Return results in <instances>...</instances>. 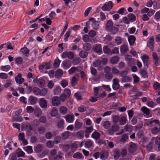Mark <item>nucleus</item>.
Instances as JSON below:
<instances>
[{"label":"nucleus","instance_id":"f257e3e1","mask_svg":"<svg viewBox=\"0 0 160 160\" xmlns=\"http://www.w3.org/2000/svg\"><path fill=\"white\" fill-rule=\"evenodd\" d=\"M86 24L87 27H89V25L91 24L92 27L94 29L98 30L99 28L101 23L100 21H96L94 18H90Z\"/></svg>","mask_w":160,"mask_h":160},{"label":"nucleus","instance_id":"f03ea898","mask_svg":"<svg viewBox=\"0 0 160 160\" xmlns=\"http://www.w3.org/2000/svg\"><path fill=\"white\" fill-rule=\"evenodd\" d=\"M120 128L119 126L117 124H115L112 126L111 127L108 129V131L109 134L111 135L114 134L115 132L118 131Z\"/></svg>","mask_w":160,"mask_h":160},{"label":"nucleus","instance_id":"7ed1b4c3","mask_svg":"<svg viewBox=\"0 0 160 160\" xmlns=\"http://www.w3.org/2000/svg\"><path fill=\"white\" fill-rule=\"evenodd\" d=\"M33 81L34 83H37L38 86L40 88L44 87L45 82L44 79L41 78H38L37 77L34 78Z\"/></svg>","mask_w":160,"mask_h":160},{"label":"nucleus","instance_id":"20e7f679","mask_svg":"<svg viewBox=\"0 0 160 160\" xmlns=\"http://www.w3.org/2000/svg\"><path fill=\"white\" fill-rule=\"evenodd\" d=\"M112 2L109 1L108 2V4L105 3L101 9L104 11H109L112 8Z\"/></svg>","mask_w":160,"mask_h":160},{"label":"nucleus","instance_id":"39448f33","mask_svg":"<svg viewBox=\"0 0 160 160\" xmlns=\"http://www.w3.org/2000/svg\"><path fill=\"white\" fill-rule=\"evenodd\" d=\"M128 145V150L130 153H133L136 151L137 149V146L135 143L131 142L129 143Z\"/></svg>","mask_w":160,"mask_h":160},{"label":"nucleus","instance_id":"423d86ee","mask_svg":"<svg viewBox=\"0 0 160 160\" xmlns=\"http://www.w3.org/2000/svg\"><path fill=\"white\" fill-rule=\"evenodd\" d=\"M22 75L21 73H19L16 76L15 79L16 83L18 84H22L25 81L24 79L22 78Z\"/></svg>","mask_w":160,"mask_h":160},{"label":"nucleus","instance_id":"0eeeda50","mask_svg":"<svg viewBox=\"0 0 160 160\" xmlns=\"http://www.w3.org/2000/svg\"><path fill=\"white\" fill-rule=\"evenodd\" d=\"M60 99L58 97L55 96L52 98V103L53 106H58L60 105Z\"/></svg>","mask_w":160,"mask_h":160},{"label":"nucleus","instance_id":"6e6552de","mask_svg":"<svg viewBox=\"0 0 160 160\" xmlns=\"http://www.w3.org/2000/svg\"><path fill=\"white\" fill-rule=\"evenodd\" d=\"M92 50L97 53L99 54L102 53L101 45L99 44L94 45L92 48Z\"/></svg>","mask_w":160,"mask_h":160},{"label":"nucleus","instance_id":"1a4fd4ad","mask_svg":"<svg viewBox=\"0 0 160 160\" xmlns=\"http://www.w3.org/2000/svg\"><path fill=\"white\" fill-rule=\"evenodd\" d=\"M39 103L40 107L42 108H46L48 106V102L47 101L43 98L40 99Z\"/></svg>","mask_w":160,"mask_h":160},{"label":"nucleus","instance_id":"9d476101","mask_svg":"<svg viewBox=\"0 0 160 160\" xmlns=\"http://www.w3.org/2000/svg\"><path fill=\"white\" fill-rule=\"evenodd\" d=\"M113 84L112 88L114 90H116L119 88V80L118 79L114 78L113 80Z\"/></svg>","mask_w":160,"mask_h":160},{"label":"nucleus","instance_id":"9b49d317","mask_svg":"<svg viewBox=\"0 0 160 160\" xmlns=\"http://www.w3.org/2000/svg\"><path fill=\"white\" fill-rule=\"evenodd\" d=\"M22 127L24 129L27 130L28 132H30L32 130L31 125L27 122H23L22 123Z\"/></svg>","mask_w":160,"mask_h":160},{"label":"nucleus","instance_id":"f8f14e48","mask_svg":"<svg viewBox=\"0 0 160 160\" xmlns=\"http://www.w3.org/2000/svg\"><path fill=\"white\" fill-rule=\"evenodd\" d=\"M113 27V22L112 20L109 19L108 20L105 26V28L108 31H110L111 30Z\"/></svg>","mask_w":160,"mask_h":160},{"label":"nucleus","instance_id":"ddd939ff","mask_svg":"<svg viewBox=\"0 0 160 160\" xmlns=\"http://www.w3.org/2000/svg\"><path fill=\"white\" fill-rule=\"evenodd\" d=\"M142 60L144 64V68H147L148 66V62L149 60V57L146 55H143L142 57Z\"/></svg>","mask_w":160,"mask_h":160},{"label":"nucleus","instance_id":"4468645a","mask_svg":"<svg viewBox=\"0 0 160 160\" xmlns=\"http://www.w3.org/2000/svg\"><path fill=\"white\" fill-rule=\"evenodd\" d=\"M64 117L65 119L67 122L69 123L72 122L74 120V116L73 115L68 114L65 116Z\"/></svg>","mask_w":160,"mask_h":160},{"label":"nucleus","instance_id":"2eb2a0df","mask_svg":"<svg viewBox=\"0 0 160 160\" xmlns=\"http://www.w3.org/2000/svg\"><path fill=\"white\" fill-rule=\"evenodd\" d=\"M62 153L60 151L58 152V154L54 157H49V160H59L61 159L62 158Z\"/></svg>","mask_w":160,"mask_h":160},{"label":"nucleus","instance_id":"dca6fc26","mask_svg":"<svg viewBox=\"0 0 160 160\" xmlns=\"http://www.w3.org/2000/svg\"><path fill=\"white\" fill-rule=\"evenodd\" d=\"M114 158L115 160L118 159L121 156V150L118 148L115 149L114 152Z\"/></svg>","mask_w":160,"mask_h":160},{"label":"nucleus","instance_id":"f3484780","mask_svg":"<svg viewBox=\"0 0 160 160\" xmlns=\"http://www.w3.org/2000/svg\"><path fill=\"white\" fill-rule=\"evenodd\" d=\"M154 44V38L153 37L150 38L149 40V42L148 44V46L151 49H153Z\"/></svg>","mask_w":160,"mask_h":160},{"label":"nucleus","instance_id":"a211bd4d","mask_svg":"<svg viewBox=\"0 0 160 160\" xmlns=\"http://www.w3.org/2000/svg\"><path fill=\"white\" fill-rule=\"evenodd\" d=\"M37 98L32 96H30L28 99V102L31 105H34L36 103Z\"/></svg>","mask_w":160,"mask_h":160},{"label":"nucleus","instance_id":"6ab92c4d","mask_svg":"<svg viewBox=\"0 0 160 160\" xmlns=\"http://www.w3.org/2000/svg\"><path fill=\"white\" fill-rule=\"evenodd\" d=\"M64 121L63 119H60L57 124V127L58 128L63 129L64 128Z\"/></svg>","mask_w":160,"mask_h":160},{"label":"nucleus","instance_id":"aec40b11","mask_svg":"<svg viewBox=\"0 0 160 160\" xmlns=\"http://www.w3.org/2000/svg\"><path fill=\"white\" fill-rule=\"evenodd\" d=\"M43 149V145L38 144L34 148V150L36 153H39L41 152Z\"/></svg>","mask_w":160,"mask_h":160},{"label":"nucleus","instance_id":"412c9836","mask_svg":"<svg viewBox=\"0 0 160 160\" xmlns=\"http://www.w3.org/2000/svg\"><path fill=\"white\" fill-rule=\"evenodd\" d=\"M62 65L64 68L65 69H67L70 67L71 62L69 60L64 61L62 62Z\"/></svg>","mask_w":160,"mask_h":160},{"label":"nucleus","instance_id":"4be33fe9","mask_svg":"<svg viewBox=\"0 0 160 160\" xmlns=\"http://www.w3.org/2000/svg\"><path fill=\"white\" fill-rule=\"evenodd\" d=\"M128 41L131 46L133 45L136 40V38L133 35L130 36L128 37Z\"/></svg>","mask_w":160,"mask_h":160},{"label":"nucleus","instance_id":"5701e85b","mask_svg":"<svg viewBox=\"0 0 160 160\" xmlns=\"http://www.w3.org/2000/svg\"><path fill=\"white\" fill-rule=\"evenodd\" d=\"M109 156V153L108 152L104 151L101 153L100 158L103 160H105Z\"/></svg>","mask_w":160,"mask_h":160},{"label":"nucleus","instance_id":"b1692460","mask_svg":"<svg viewBox=\"0 0 160 160\" xmlns=\"http://www.w3.org/2000/svg\"><path fill=\"white\" fill-rule=\"evenodd\" d=\"M127 117L125 116H122L119 119V124L120 125H123L126 123Z\"/></svg>","mask_w":160,"mask_h":160},{"label":"nucleus","instance_id":"393cba45","mask_svg":"<svg viewBox=\"0 0 160 160\" xmlns=\"http://www.w3.org/2000/svg\"><path fill=\"white\" fill-rule=\"evenodd\" d=\"M63 75V72L60 69H58L55 73V76L56 78H58L61 77Z\"/></svg>","mask_w":160,"mask_h":160},{"label":"nucleus","instance_id":"a878e982","mask_svg":"<svg viewBox=\"0 0 160 160\" xmlns=\"http://www.w3.org/2000/svg\"><path fill=\"white\" fill-rule=\"evenodd\" d=\"M59 111L61 114L65 115L67 113L68 109L66 107L62 106L59 108Z\"/></svg>","mask_w":160,"mask_h":160},{"label":"nucleus","instance_id":"bb28decb","mask_svg":"<svg viewBox=\"0 0 160 160\" xmlns=\"http://www.w3.org/2000/svg\"><path fill=\"white\" fill-rule=\"evenodd\" d=\"M128 51V46L126 45H122L120 48V51L122 53H126Z\"/></svg>","mask_w":160,"mask_h":160},{"label":"nucleus","instance_id":"cd10ccee","mask_svg":"<svg viewBox=\"0 0 160 160\" xmlns=\"http://www.w3.org/2000/svg\"><path fill=\"white\" fill-rule=\"evenodd\" d=\"M100 133L97 132L96 131L94 132L91 135V137L96 140L100 138Z\"/></svg>","mask_w":160,"mask_h":160},{"label":"nucleus","instance_id":"c85d7f7f","mask_svg":"<svg viewBox=\"0 0 160 160\" xmlns=\"http://www.w3.org/2000/svg\"><path fill=\"white\" fill-rule=\"evenodd\" d=\"M73 157L74 158L78 159H81L84 158V157L82 153L79 152H77L75 153L73 156Z\"/></svg>","mask_w":160,"mask_h":160},{"label":"nucleus","instance_id":"c756f323","mask_svg":"<svg viewBox=\"0 0 160 160\" xmlns=\"http://www.w3.org/2000/svg\"><path fill=\"white\" fill-rule=\"evenodd\" d=\"M34 111L35 116L37 117H39L42 115L41 110L39 108H35Z\"/></svg>","mask_w":160,"mask_h":160},{"label":"nucleus","instance_id":"7c9ffc66","mask_svg":"<svg viewBox=\"0 0 160 160\" xmlns=\"http://www.w3.org/2000/svg\"><path fill=\"white\" fill-rule=\"evenodd\" d=\"M82 125V123L81 122H79L77 120L75 123V128L77 130H78L81 128Z\"/></svg>","mask_w":160,"mask_h":160},{"label":"nucleus","instance_id":"2f4dec72","mask_svg":"<svg viewBox=\"0 0 160 160\" xmlns=\"http://www.w3.org/2000/svg\"><path fill=\"white\" fill-rule=\"evenodd\" d=\"M88 55V53L84 50L81 51L79 53V56L82 58H84L87 57Z\"/></svg>","mask_w":160,"mask_h":160},{"label":"nucleus","instance_id":"473e14b6","mask_svg":"<svg viewBox=\"0 0 160 160\" xmlns=\"http://www.w3.org/2000/svg\"><path fill=\"white\" fill-rule=\"evenodd\" d=\"M141 110L147 116H148L150 114V110L146 107L144 106L142 107Z\"/></svg>","mask_w":160,"mask_h":160},{"label":"nucleus","instance_id":"72a5a7b5","mask_svg":"<svg viewBox=\"0 0 160 160\" xmlns=\"http://www.w3.org/2000/svg\"><path fill=\"white\" fill-rule=\"evenodd\" d=\"M152 56L153 58V60L155 61V65L156 66L158 65L159 59L157 53L156 52H153L152 54Z\"/></svg>","mask_w":160,"mask_h":160},{"label":"nucleus","instance_id":"f704fd0d","mask_svg":"<svg viewBox=\"0 0 160 160\" xmlns=\"http://www.w3.org/2000/svg\"><path fill=\"white\" fill-rule=\"evenodd\" d=\"M71 151L74 152L78 148V145L76 143H72L70 146Z\"/></svg>","mask_w":160,"mask_h":160},{"label":"nucleus","instance_id":"c9c22d12","mask_svg":"<svg viewBox=\"0 0 160 160\" xmlns=\"http://www.w3.org/2000/svg\"><path fill=\"white\" fill-rule=\"evenodd\" d=\"M119 58L118 56L112 57L110 60V62L113 64L117 63L119 60Z\"/></svg>","mask_w":160,"mask_h":160},{"label":"nucleus","instance_id":"e433bc0d","mask_svg":"<svg viewBox=\"0 0 160 160\" xmlns=\"http://www.w3.org/2000/svg\"><path fill=\"white\" fill-rule=\"evenodd\" d=\"M62 137L63 139H67L70 136V132L68 131H65L61 134Z\"/></svg>","mask_w":160,"mask_h":160},{"label":"nucleus","instance_id":"4c0bfd02","mask_svg":"<svg viewBox=\"0 0 160 160\" xmlns=\"http://www.w3.org/2000/svg\"><path fill=\"white\" fill-rule=\"evenodd\" d=\"M20 51L23 54H26V56H27V55H28L29 52V50L26 47L22 48L20 49Z\"/></svg>","mask_w":160,"mask_h":160},{"label":"nucleus","instance_id":"58836bf2","mask_svg":"<svg viewBox=\"0 0 160 160\" xmlns=\"http://www.w3.org/2000/svg\"><path fill=\"white\" fill-rule=\"evenodd\" d=\"M129 20L131 22H133L136 20V16L132 13H130L128 16Z\"/></svg>","mask_w":160,"mask_h":160},{"label":"nucleus","instance_id":"ea45409f","mask_svg":"<svg viewBox=\"0 0 160 160\" xmlns=\"http://www.w3.org/2000/svg\"><path fill=\"white\" fill-rule=\"evenodd\" d=\"M61 88L60 86H57L54 90V95H59L61 92Z\"/></svg>","mask_w":160,"mask_h":160},{"label":"nucleus","instance_id":"a19ab883","mask_svg":"<svg viewBox=\"0 0 160 160\" xmlns=\"http://www.w3.org/2000/svg\"><path fill=\"white\" fill-rule=\"evenodd\" d=\"M102 126L104 128L108 129L110 127L111 124L109 121H107L103 122Z\"/></svg>","mask_w":160,"mask_h":160},{"label":"nucleus","instance_id":"79ce46f5","mask_svg":"<svg viewBox=\"0 0 160 160\" xmlns=\"http://www.w3.org/2000/svg\"><path fill=\"white\" fill-rule=\"evenodd\" d=\"M62 147L63 151L67 152L70 148V145L68 144H64L62 145Z\"/></svg>","mask_w":160,"mask_h":160},{"label":"nucleus","instance_id":"37998d69","mask_svg":"<svg viewBox=\"0 0 160 160\" xmlns=\"http://www.w3.org/2000/svg\"><path fill=\"white\" fill-rule=\"evenodd\" d=\"M132 127L131 125L127 124L124 127V129L126 132H131L132 130Z\"/></svg>","mask_w":160,"mask_h":160},{"label":"nucleus","instance_id":"c03bdc74","mask_svg":"<svg viewBox=\"0 0 160 160\" xmlns=\"http://www.w3.org/2000/svg\"><path fill=\"white\" fill-rule=\"evenodd\" d=\"M84 135V132L80 130L76 134L77 137L80 139H81L82 138Z\"/></svg>","mask_w":160,"mask_h":160},{"label":"nucleus","instance_id":"a18cd8bd","mask_svg":"<svg viewBox=\"0 0 160 160\" xmlns=\"http://www.w3.org/2000/svg\"><path fill=\"white\" fill-rule=\"evenodd\" d=\"M40 89L37 87H34L32 89V91L36 95H39L40 93Z\"/></svg>","mask_w":160,"mask_h":160},{"label":"nucleus","instance_id":"49530a36","mask_svg":"<svg viewBox=\"0 0 160 160\" xmlns=\"http://www.w3.org/2000/svg\"><path fill=\"white\" fill-rule=\"evenodd\" d=\"M112 121L113 122L117 123L119 121V117L118 115H113L112 116Z\"/></svg>","mask_w":160,"mask_h":160},{"label":"nucleus","instance_id":"de8ad7c7","mask_svg":"<svg viewBox=\"0 0 160 160\" xmlns=\"http://www.w3.org/2000/svg\"><path fill=\"white\" fill-rule=\"evenodd\" d=\"M103 51L105 53L111 55V50L107 46H104Z\"/></svg>","mask_w":160,"mask_h":160},{"label":"nucleus","instance_id":"09e8293b","mask_svg":"<svg viewBox=\"0 0 160 160\" xmlns=\"http://www.w3.org/2000/svg\"><path fill=\"white\" fill-rule=\"evenodd\" d=\"M140 73L141 76L144 78H146L148 77V75L146 70L144 69L141 70Z\"/></svg>","mask_w":160,"mask_h":160},{"label":"nucleus","instance_id":"8fccbe9b","mask_svg":"<svg viewBox=\"0 0 160 160\" xmlns=\"http://www.w3.org/2000/svg\"><path fill=\"white\" fill-rule=\"evenodd\" d=\"M85 146L87 148H90L91 147L93 143L92 141L90 140H88L86 141L85 144Z\"/></svg>","mask_w":160,"mask_h":160},{"label":"nucleus","instance_id":"3c124183","mask_svg":"<svg viewBox=\"0 0 160 160\" xmlns=\"http://www.w3.org/2000/svg\"><path fill=\"white\" fill-rule=\"evenodd\" d=\"M91 48V46L90 44L87 43L84 44L83 47V49L86 51H89Z\"/></svg>","mask_w":160,"mask_h":160},{"label":"nucleus","instance_id":"603ef678","mask_svg":"<svg viewBox=\"0 0 160 160\" xmlns=\"http://www.w3.org/2000/svg\"><path fill=\"white\" fill-rule=\"evenodd\" d=\"M78 80L75 76L73 77L71 79V84L72 86H75L77 83Z\"/></svg>","mask_w":160,"mask_h":160},{"label":"nucleus","instance_id":"864d4df0","mask_svg":"<svg viewBox=\"0 0 160 160\" xmlns=\"http://www.w3.org/2000/svg\"><path fill=\"white\" fill-rule=\"evenodd\" d=\"M58 113V109L56 107H54L52 108L51 112V115L52 117L56 116Z\"/></svg>","mask_w":160,"mask_h":160},{"label":"nucleus","instance_id":"5fc2aeb1","mask_svg":"<svg viewBox=\"0 0 160 160\" xmlns=\"http://www.w3.org/2000/svg\"><path fill=\"white\" fill-rule=\"evenodd\" d=\"M132 80V78L127 75L122 79V81L123 82H129Z\"/></svg>","mask_w":160,"mask_h":160},{"label":"nucleus","instance_id":"6e6d98bb","mask_svg":"<svg viewBox=\"0 0 160 160\" xmlns=\"http://www.w3.org/2000/svg\"><path fill=\"white\" fill-rule=\"evenodd\" d=\"M38 132L40 134H42L45 132V127L42 126H40L38 128Z\"/></svg>","mask_w":160,"mask_h":160},{"label":"nucleus","instance_id":"4d7b16f0","mask_svg":"<svg viewBox=\"0 0 160 160\" xmlns=\"http://www.w3.org/2000/svg\"><path fill=\"white\" fill-rule=\"evenodd\" d=\"M40 93L39 95L41 96H44L47 93L48 91V89L47 88H44L40 90Z\"/></svg>","mask_w":160,"mask_h":160},{"label":"nucleus","instance_id":"13d9d810","mask_svg":"<svg viewBox=\"0 0 160 160\" xmlns=\"http://www.w3.org/2000/svg\"><path fill=\"white\" fill-rule=\"evenodd\" d=\"M102 62L100 60H97L93 62L92 65L94 67H99L101 65Z\"/></svg>","mask_w":160,"mask_h":160},{"label":"nucleus","instance_id":"bf43d9fd","mask_svg":"<svg viewBox=\"0 0 160 160\" xmlns=\"http://www.w3.org/2000/svg\"><path fill=\"white\" fill-rule=\"evenodd\" d=\"M11 68V66L9 65L2 66L1 67L2 70L5 72H8Z\"/></svg>","mask_w":160,"mask_h":160},{"label":"nucleus","instance_id":"052dcab7","mask_svg":"<svg viewBox=\"0 0 160 160\" xmlns=\"http://www.w3.org/2000/svg\"><path fill=\"white\" fill-rule=\"evenodd\" d=\"M63 93L68 97V98L71 94L70 90L68 88H66L64 89V92Z\"/></svg>","mask_w":160,"mask_h":160},{"label":"nucleus","instance_id":"680f3d73","mask_svg":"<svg viewBox=\"0 0 160 160\" xmlns=\"http://www.w3.org/2000/svg\"><path fill=\"white\" fill-rule=\"evenodd\" d=\"M68 81L65 79H63L61 82V85L63 88L66 87L68 85Z\"/></svg>","mask_w":160,"mask_h":160},{"label":"nucleus","instance_id":"e2e57ef3","mask_svg":"<svg viewBox=\"0 0 160 160\" xmlns=\"http://www.w3.org/2000/svg\"><path fill=\"white\" fill-rule=\"evenodd\" d=\"M88 108L87 107L83 106L79 107L78 108V110L80 112H85L87 110Z\"/></svg>","mask_w":160,"mask_h":160},{"label":"nucleus","instance_id":"0e129e2a","mask_svg":"<svg viewBox=\"0 0 160 160\" xmlns=\"http://www.w3.org/2000/svg\"><path fill=\"white\" fill-rule=\"evenodd\" d=\"M60 62L61 61L59 59L55 60L53 63V66L55 68L59 67Z\"/></svg>","mask_w":160,"mask_h":160},{"label":"nucleus","instance_id":"69168bd1","mask_svg":"<svg viewBox=\"0 0 160 160\" xmlns=\"http://www.w3.org/2000/svg\"><path fill=\"white\" fill-rule=\"evenodd\" d=\"M71 31H68L64 35L65 38H64V41L66 42L68 40V38L70 36L71 33Z\"/></svg>","mask_w":160,"mask_h":160},{"label":"nucleus","instance_id":"338daca9","mask_svg":"<svg viewBox=\"0 0 160 160\" xmlns=\"http://www.w3.org/2000/svg\"><path fill=\"white\" fill-rule=\"evenodd\" d=\"M90 71L92 75L93 76H96L97 73V71L92 66L90 67Z\"/></svg>","mask_w":160,"mask_h":160},{"label":"nucleus","instance_id":"774afa93","mask_svg":"<svg viewBox=\"0 0 160 160\" xmlns=\"http://www.w3.org/2000/svg\"><path fill=\"white\" fill-rule=\"evenodd\" d=\"M154 89L156 90L160 88V84L158 82H155L153 85Z\"/></svg>","mask_w":160,"mask_h":160}]
</instances>
